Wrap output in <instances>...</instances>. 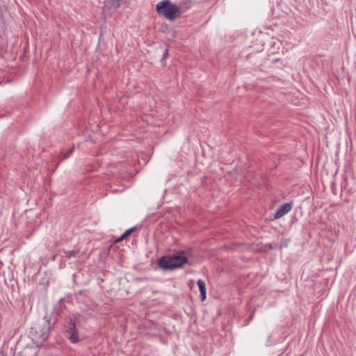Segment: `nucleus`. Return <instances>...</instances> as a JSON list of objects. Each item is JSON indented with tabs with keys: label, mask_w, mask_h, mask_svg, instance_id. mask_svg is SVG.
<instances>
[{
	"label": "nucleus",
	"mask_w": 356,
	"mask_h": 356,
	"mask_svg": "<svg viewBox=\"0 0 356 356\" xmlns=\"http://www.w3.org/2000/svg\"><path fill=\"white\" fill-rule=\"evenodd\" d=\"M136 227H132L129 229H127L120 238H118L116 240V242H121L125 238H127L128 236H129L135 230Z\"/></svg>",
	"instance_id": "nucleus-8"
},
{
	"label": "nucleus",
	"mask_w": 356,
	"mask_h": 356,
	"mask_svg": "<svg viewBox=\"0 0 356 356\" xmlns=\"http://www.w3.org/2000/svg\"><path fill=\"white\" fill-rule=\"evenodd\" d=\"M76 317H74V319L71 318L70 325L67 327L66 330L68 339L73 343H77L79 341V334L76 329Z\"/></svg>",
	"instance_id": "nucleus-3"
},
{
	"label": "nucleus",
	"mask_w": 356,
	"mask_h": 356,
	"mask_svg": "<svg viewBox=\"0 0 356 356\" xmlns=\"http://www.w3.org/2000/svg\"><path fill=\"white\" fill-rule=\"evenodd\" d=\"M60 252H63L65 254V256L67 258L75 257L79 252V250H60Z\"/></svg>",
	"instance_id": "nucleus-7"
},
{
	"label": "nucleus",
	"mask_w": 356,
	"mask_h": 356,
	"mask_svg": "<svg viewBox=\"0 0 356 356\" xmlns=\"http://www.w3.org/2000/svg\"><path fill=\"white\" fill-rule=\"evenodd\" d=\"M156 11L170 22L180 17L183 13L181 6L172 3L170 0H163L156 5Z\"/></svg>",
	"instance_id": "nucleus-1"
},
{
	"label": "nucleus",
	"mask_w": 356,
	"mask_h": 356,
	"mask_svg": "<svg viewBox=\"0 0 356 356\" xmlns=\"http://www.w3.org/2000/svg\"><path fill=\"white\" fill-rule=\"evenodd\" d=\"M74 147L70 148L67 152H62L59 156V162L67 159L73 152Z\"/></svg>",
	"instance_id": "nucleus-9"
},
{
	"label": "nucleus",
	"mask_w": 356,
	"mask_h": 356,
	"mask_svg": "<svg viewBox=\"0 0 356 356\" xmlns=\"http://www.w3.org/2000/svg\"><path fill=\"white\" fill-rule=\"evenodd\" d=\"M266 246L268 248V249H272L273 248L271 244H270V243L267 244Z\"/></svg>",
	"instance_id": "nucleus-12"
},
{
	"label": "nucleus",
	"mask_w": 356,
	"mask_h": 356,
	"mask_svg": "<svg viewBox=\"0 0 356 356\" xmlns=\"http://www.w3.org/2000/svg\"><path fill=\"white\" fill-rule=\"evenodd\" d=\"M197 285L199 286V289L200 291L201 300L202 301H204L206 299V295H207L206 284L202 280L200 279L197 281Z\"/></svg>",
	"instance_id": "nucleus-6"
},
{
	"label": "nucleus",
	"mask_w": 356,
	"mask_h": 356,
	"mask_svg": "<svg viewBox=\"0 0 356 356\" xmlns=\"http://www.w3.org/2000/svg\"><path fill=\"white\" fill-rule=\"evenodd\" d=\"M293 207L292 202L285 203L281 205L277 210L276 213L274 215L275 219H278L284 216L286 213L289 212Z\"/></svg>",
	"instance_id": "nucleus-4"
},
{
	"label": "nucleus",
	"mask_w": 356,
	"mask_h": 356,
	"mask_svg": "<svg viewBox=\"0 0 356 356\" xmlns=\"http://www.w3.org/2000/svg\"><path fill=\"white\" fill-rule=\"evenodd\" d=\"M168 56V49H165V51H164L163 54V59L164 58H166L167 56Z\"/></svg>",
	"instance_id": "nucleus-11"
},
{
	"label": "nucleus",
	"mask_w": 356,
	"mask_h": 356,
	"mask_svg": "<svg viewBox=\"0 0 356 356\" xmlns=\"http://www.w3.org/2000/svg\"><path fill=\"white\" fill-rule=\"evenodd\" d=\"M66 309V306L65 305V301L63 298H61L58 300V302L55 305L53 309V315L59 316H60L65 309Z\"/></svg>",
	"instance_id": "nucleus-5"
},
{
	"label": "nucleus",
	"mask_w": 356,
	"mask_h": 356,
	"mask_svg": "<svg viewBox=\"0 0 356 356\" xmlns=\"http://www.w3.org/2000/svg\"><path fill=\"white\" fill-rule=\"evenodd\" d=\"M187 262V257L181 252L178 255L162 257L159 261V266L164 270H173L181 267Z\"/></svg>",
	"instance_id": "nucleus-2"
},
{
	"label": "nucleus",
	"mask_w": 356,
	"mask_h": 356,
	"mask_svg": "<svg viewBox=\"0 0 356 356\" xmlns=\"http://www.w3.org/2000/svg\"><path fill=\"white\" fill-rule=\"evenodd\" d=\"M121 0H112L113 5L117 8L120 7Z\"/></svg>",
	"instance_id": "nucleus-10"
},
{
	"label": "nucleus",
	"mask_w": 356,
	"mask_h": 356,
	"mask_svg": "<svg viewBox=\"0 0 356 356\" xmlns=\"http://www.w3.org/2000/svg\"><path fill=\"white\" fill-rule=\"evenodd\" d=\"M280 59L279 58H276L275 60H273V63H276Z\"/></svg>",
	"instance_id": "nucleus-13"
}]
</instances>
